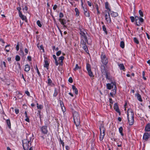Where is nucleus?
<instances>
[{
  "label": "nucleus",
  "instance_id": "obj_1",
  "mask_svg": "<svg viewBox=\"0 0 150 150\" xmlns=\"http://www.w3.org/2000/svg\"><path fill=\"white\" fill-rule=\"evenodd\" d=\"M79 33L81 35V46L85 51L87 52L88 50V49L86 44L87 43H88V42L87 38L86 35V32L85 31L81 30Z\"/></svg>",
  "mask_w": 150,
  "mask_h": 150
},
{
  "label": "nucleus",
  "instance_id": "obj_2",
  "mask_svg": "<svg viewBox=\"0 0 150 150\" xmlns=\"http://www.w3.org/2000/svg\"><path fill=\"white\" fill-rule=\"evenodd\" d=\"M134 113L132 109H129L127 111V117L129 125H132L134 122Z\"/></svg>",
  "mask_w": 150,
  "mask_h": 150
},
{
  "label": "nucleus",
  "instance_id": "obj_3",
  "mask_svg": "<svg viewBox=\"0 0 150 150\" xmlns=\"http://www.w3.org/2000/svg\"><path fill=\"white\" fill-rule=\"evenodd\" d=\"M73 119L75 124L76 126L79 125L80 120V117L78 112L74 111L73 112Z\"/></svg>",
  "mask_w": 150,
  "mask_h": 150
},
{
  "label": "nucleus",
  "instance_id": "obj_4",
  "mask_svg": "<svg viewBox=\"0 0 150 150\" xmlns=\"http://www.w3.org/2000/svg\"><path fill=\"white\" fill-rule=\"evenodd\" d=\"M28 137H27L26 139L23 140V147L24 150H28L29 146L31 145V143H30L31 139H28Z\"/></svg>",
  "mask_w": 150,
  "mask_h": 150
},
{
  "label": "nucleus",
  "instance_id": "obj_5",
  "mask_svg": "<svg viewBox=\"0 0 150 150\" xmlns=\"http://www.w3.org/2000/svg\"><path fill=\"white\" fill-rule=\"evenodd\" d=\"M100 134L99 137V139L100 141H102L105 135V129L103 125H101L100 127Z\"/></svg>",
  "mask_w": 150,
  "mask_h": 150
},
{
  "label": "nucleus",
  "instance_id": "obj_6",
  "mask_svg": "<svg viewBox=\"0 0 150 150\" xmlns=\"http://www.w3.org/2000/svg\"><path fill=\"white\" fill-rule=\"evenodd\" d=\"M101 58L102 62L105 65L107 64L108 63V60L105 54L104 53L102 52Z\"/></svg>",
  "mask_w": 150,
  "mask_h": 150
},
{
  "label": "nucleus",
  "instance_id": "obj_7",
  "mask_svg": "<svg viewBox=\"0 0 150 150\" xmlns=\"http://www.w3.org/2000/svg\"><path fill=\"white\" fill-rule=\"evenodd\" d=\"M109 11H106V14L105 15V19L107 23H110L111 22V19L110 16V13Z\"/></svg>",
  "mask_w": 150,
  "mask_h": 150
},
{
  "label": "nucleus",
  "instance_id": "obj_8",
  "mask_svg": "<svg viewBox=\"0 0 150 150\" xmlns=\"http://www.w3.org/2000/svg\"><path fill=\"white\" fill-rule=\"evenodd\" d=\"M107 88L109 90L113 88V90H114V87L115 86L116 90L117 89V87L116 83L115 82L111 83H107L106 85Z\"/></svg>",
  "mask_w": 150,
  "mask_h": 150
},
{
  "label": "nucleus",
  "instance_id": "obj_9",
  "mask_svg": "<svg viewBox=\"0 0 150 150\" xmlns=\"http://www.w3.org/2000/svg\"><path fill=\"white\" fill-rule=\"evenodd\" d=\"M86 69L88 72L89 76L92 77L93 76V74L91 71L90 65L89 64H87L86 65Z\"/></svg>",
  "mask_w": 150,
  "mask_h": 150
},
{
  "label": "nucleus",
  "instance_id": "obj_10",
  "mask_svg": "<svg viewBox=\"0 0 150 150\" xmlns=\"http://www.w3.org/2000/svg\"><path fill=\"white\" fill-rule=\"evenodd\" d=\"M47 127L46 126H43L41 128V131L42 133L44 134H47L48 131L47 129Z\"/></svg>",
  "mask_w": 150,
  "mask_h": 150
},
{
  "label": "nucleus",
  "instance_id": "obj_11",
  "mask_svg": "<svg viewBox=\"0 0 150 150\" xmlns=\"http://www.w3.org/2000/svg\"><path fill=\"white\" fill-rule=\"evenodd\" d=\"M59 21L60 22L61 24L64 25V27H66V26L65 25V24L66 23V20L64 19L59 18Z\"/></svg>",
  "mask_w": 150,
  "mask_h": 150
},
{
  "label": "nucleus",
  "instance_id": "obj_12",
  "mask_svg": "<svg viewBox=\"0 0 150 150\" xmlns=\"http://www.w3.org/2000/svg\"><path fill=\"white\" fill-rule=\"evenodd\" d=\"M149 134L148 133H145L143 135V139L147 141L149 138Z\"/></svg>",
  "mask_w": 150,
  "mask_h": 150
},
{
  "label": "nucleus",
  "instance_id": "obj_13",
  "mask_svg": "<svg viewBox=\"0 0 150 150\" xmlns=\"http://www.w3.org/2000/svg\"><path fill=\"white\" fill-rule=\"evenodd\" d=\"M145 130L146 132L150 131V123H148L146 125Z\"/></svg>",
  "mask_w": 150,
  "mask_h": 150
},
{
  "label": "nucleus",
  "instance_id": "obj_14",
  "mask_svg": "<svg viewBox=\"0 0 150 150\" xmlns=\"http://www.w3.org/2000/svg\"><path fill=\"white\" fill-rule=\"evenodd\" d=\"M83 8L85 15L86 17H89L90 16V14L87 11V9H85L83 7Z\"/></svg>",
  "mask_w": 150,
  "mask_h": 150
},
{
  "label": "nucleus",
  "instance_id": "obj_15",
  "mask_svg": "<svg viewBox=\"0 0 150 150\" xmlns=\"http://www.w3.org/2000/svg\"><path fill=\"white\" fill-rule=\"evenodd\" d=\"M135 96L137 97V99L140 101L142 102V100L141 98V95L138 93L135 94Z\"/></svg>",
  "mask_w": 150,
  "mask_h": 150
},
{
  "label": "nucleus",
  "instance_id": "obj_16",
  "mask_svg": "<svg viewBox=\"0 0 150 150\" xmlns=\"http://www.w3.org/2000/svg\"><path fill=\"white\" fill-rule=\"evenodd\" d=\"M116 93V90L115 86L114 87V90H112V92L110 93V95L112 96L113 97V95H115Z\"/></svg>",
  "mask_w": 150,
  "mask_h": 150
},
{
  "label": "nucleus",
  "instance_id": "obj_17",
  "mask_svg": "<svg viewBox=\"0 0 150 150\" xmlns=\"http://www.w3.org/2000/svg\"><path fill=\"white\" fill-rule=\"evenodd\" d=\"M118 65L120 69L123 70L124 71H125L124 70L125 69V68L123 64L118 63Z\"/></svg>",
  "mask_w": 150,
  "mask_h": 150
},
{
  "label": "nucleus",
  "instance_id": "obj_18",
  "mask_svg": "<svg viewBox=\"0 0 150 150\" xmlns=\"http://www.w3.org/2000/svg\"><path fill=\"white\" fill-rule=\"evenodd\" d=\"M19 17L22 19V20H24L26 19V16L23 15L21 12H20V13H19Z\"/></svg>",
  "mask_w": 150,
  "mask_h": 150
},
{
  "label": "nucleus",
  "instance_id": "obj_19",
  "mask_svg": "<svg viewBox=\"0 0 150 150\" xmlns=\"http://www.w3.org/2000/svg\"><path fill=\"white\" fill-rule=\"evenodd\" d=\"M72 88L73 91L75 92V94L76 95H77L78 94V91L76 87L74 85H72Z\"/></svg>",
  "mask_w": 150,
  "mask_h": 150
},
{
  "label": "nucleus",
  "instance_id": "obj_20",
  "mask_svg": "<svg viewBox=\"0 0 150 150\" xmlns=\"http://www.w3.org/2000/svg\"><path fill=\"white\" fill-rule=\"evenodd\" d=\"M114 109L115 110L116 112H120V111L118 108V105L117 103H115L114 106Z\"/></svg>",
  "mask_w": 150,
  "mask_h": 150
},
{
  "label": "nucleus",
  "instance_id": "obj_21",
  "mask_svg": "<svg viewBox=\"0 0 150 150\" xmlns=\"http://www.w3.org/2000/svg\"><path fill=\"white\" fill-rule=\"evenodd\" d=\"M111 16L113 17H116L118 16V14L117 12H115L112 11L110 13Z\"/></svg>",
  "mask_w": 150,
  "mask_h": 150
},
{
  "label": "nucleus",
  "instance_id": "obj_22",
  "mask_svg": "<svg viewBox=\"0 0 150 150\" xmlns=\"http://www.w3.org/2000/svg\"><path fill=\"white\" fill-rule=\"evenodd\" d=\"M105 8L108 10V11H109V12H111V10L109 7V4L108 2H106L105 3Z\"/></svg>",
  "mask_w": 150,
  "mask_h": 150
},
{
  "label": "nucleus",
  "instance_id": "obj_23",
  "mask_svg": "<svg viewBox=\"0 0 150 150\" xmlns=\"http://www.w3.org/2000/svg\"><path fill=\"white\" fill-rule=\"evenodd\" d=\"M30 66L28 64H26L25 66L24 70L26 71H28L30 70Z\"/></svg>",
  "mask_w": 150,
  "mask_h": 150
},
{
  "label": "nucleus",
  "instance_id": "obj_24",
  "mask_svg": "<svg viewBox=\"0 0 150 150\" xmlns=\"http://www.w3.org/2000/svg\"><path fill=\"white\" fill-rule=\"evenodd\" d=\"M60 104L61 106V108L62 110V111L63 112H65L66 110V109L64 107L63 104V103L62 102H60Z\"/></svg>",
  "mask_w": 150,
  "mask_h": 150
},
{
  "label": "nucleus",
  "instance_id": "obj_25",
  "mask_svg": "<svg viewBox=\"0 0 150 150\" xmlns=\"http://www.w3.org/2000/svg\"><path fill=\"white\" fill-rule=\"evenodd\" d=\"M75 11L76 13V16H78L79 14V10L77 8H75Z\"/></svg>",
  "mask_w": 150,
  "mask_h": 150
},
{
  "label": "nucleus",
  "instance_id": "obj_26",
  "mask_svg": "<svg viewBox=\"0 0 150 150\" xmlns=\"http://www.w3.org/2000/svg\"><path fill=\"white\" fill-rule=\"evenodd\" d=\"M49 65V64L47 60L45 61V64L44 65V67H45L47 68Z\"/></svg>",
  "mask_w": 150,
  "mask_h": 150
},
{
  "label": "nucleus",
  "instance_id": "obj_27",
  "mask_svg": "<svg viewBox=\"0 0 150 150\" xmlns=\"http://www.w3.org/2000/svg\"><path fill=\"white\" fill-rule=\"evenodd\" d=\"M6 122L7 124L8 127L9 128H10L11 125V122H10V120L9 119L7 120H6Z\"/></svg>",
  "mask_w": 150,
  "mask_h": 150
},
{
  "label": "nucleus",
  "instance_id": "obj_28",
  "mask_svg": "<svg viewBox=\"0 0 150 150\" xmlns=\"http://www.w3.org/2000/svg\"><path fill=\"white\" fill-rule=\"evenodd\" d=\"M119 131L120 133L121 134V135L122 136H123V134L122 133V132L123 130V128L122 127H120L119 129Z\"/></svg>",
  "mask_w": 150,
  "mask_h": 150
},
{
  "label": "nucleus",
  "instance_id": "obj_29",
  "mask_svg": "<svg viewBox=\"0 0 150 150\" xmlns=\"http://www.w3.org/2000/svg\"><path fill=\"white\" fill-rule=\"evenodd\" d=\"M81 67H79L78 64L76 65L74 69V71H76L79 69H81Z\"/></svg>",
  "mask_w": 150,
  "mask_h": 150
},
{
  "label": "nucleus",
  "instance_id": "obj_30",
  "mask_svg": "<svg viewBox=\"0 0 150 150\" xmlns=\"http://www.w3.org/2000/svg\"><path fill=\"white\" fill-rule=\"evenodd\" d=\"M120 46L122 48H124L125 47V43L123 41H122L120 43Z\"/></svg>",
  "mask_w": 150,
  "mask_h": 150
},
{
  "label": "nucleus",
  "instance_id": "obj_31",
  "mask_svg": "<svg viewBox=\"0 0 150 150\" xmlns=\"http://www.w3.org/2000/svg\"><path fill=\"white\" fill-rule=\"evenodd\" d=\"M37 107L38 109H41L43 108V106L41 105H39L38 103H37Z\"/></svg>",
  "mask_w": 150,
  "mask_h": 150
},
{
  "label": "nucleus",
  "instance_id": "obj_32",
  "mask_svg": "<svg viewBox=\"0 0 150 150\" xmlns=\"http://www.w3.org/2000/svg\"><path fill=\"white\" fill-rule=\"evenodd\" d=\"M37 24L40 27H42V25L40 21L38 20L37 21Z\"/></svg>",
  "mask_w": 150,
  "mask_h": 150
},
{
  "label": "nucleus",
  "instance_id": "obj_33",
  "mask_svg": "<svg viewBox=\"0 0 150 150\" xmlns=\"http://www.w3.org/2000/svg\"><path fill=\"white\" fill-rule=\"evenodd\" d=\"M102 68H101V71L103 73H106V71L105 69V68L104 66H102Z\"/></svg>",
  "mask_w": 150,
  "mask_h": 150
},
{
  "label": "nucleus",
  "instance_id": "obj_34",
  "mask_svg": "<svg viewBox=\"0 0 150 150\" xmlns=\"http://www.w3.org/2000/svg\"><path fill=\"white\" fill-rule=\"evenodd\" d=\"M58 94L57 91L56 89H54V92L53 94V96L54 97H56Z\"/></svg>",
  "mask_w": 150,
  "mask_h": 150
},
{
  "label": "nucleus",
  "instance_id": "obj_35",
  "mask_svg": "<svg viewBox=\"0 0 150 150\" xmlns=\"http://www.w3.org/2000/svg\"><path fill=\"white\" fill-rule=\"evenodd\" d=\"M15 59L17 61H19L20 60V57L18 55H16V57Z\"/></svg>",
  "mask_w": 150,
  "mask_h": 150
},
{
  "label": "nucleus",
  "instance_id": "obj_36",
  "mask_svg": "<svg viewBox=\"0 0 150 150\" xmlns=\"http://www.w3.org/2000/svg\"><path fill=\"white\" fill-rule=\"evenodd\" d=\"M134 41L137 44H138L139 43V41L136 38H134Z\"/></svg>",
  "mask_w": 150,
  "mask_h": 150
},
{
  "label": "nucleus",
  "instance_id": "obj_37",
  "mask_svg": "<svg viewBox=\"0 0 150 150\" xmlns=\"http://www.w3.org/2000/svg\"><path fill=\"white\" fill-rule=\"evenodd\" d=\"M109 101H110V107L111 108V107L112 106V105L113 104L112 100V98H109Z\"/></svg>",
  "mask_w": 150,
  "mask_h": 150
},
{
  "label": "nucleus",
  "instance_id": "obj_38",
  "mask_svg": "<svg viewBox=\"0 0 150 150\" xmlns=\"http://www.w3.org/2000/svg\"><path fill=\"white\" fill-rule=\"evenodd\" d=\"M139 14L141 17L143 16V14L142 11L141 10H139Z\"/></svg>",
  "mask_w": 150,
  "mask_h": 150
},
{
  "label": "nucleus",
  "instance_id": "obj_39",
  "mask_svg": "<svg viewBox=\"0 0 150 150\" xmlns=\"http://www.w3.org/2000/svg\"><path fill=\"white\" fill-rule=\"evenodd\" d=\"M103 30L104 31H105V32L106 33H107V31L106 30V28H105V25H103Z\"/></svg>",
  "mask_w": 150,
  "mask_h": 150
},
{
  "label": "nucleus",
  "instance_id": "obj_40",
  "mask_svg": "<svg viewBox=\"0 0 150 150\" xmlns=\"http://www.w3.org/2000/svg\"><path fill=\"white\" fill-rule=\"evenodd\" d=\"M130 18L132 22H133L134 21L135 18H134V17L131 16L130 17Z\"/></svg>",
  "mask_w": 150,
  "mask_h": 150
},
{
  "label": "nucleus",
  "instance_id": "obj_41",
  "mask_svg": "<svg viewBox=\"0 0 150 150\" xmlns=\"http://www.w3.org/2000/svg\"><path fill=\"white\" fill-rule=\"evenodd\" d=\"M62 52L61 51H59L56 53V55L57 56H59L61 53Z\"/></svg>",
  "mask_w": 150,
  "mask_h": 150
},
{
  "label": "nucleus",
  "instance_id": "obj_42",
  "mask_svg": "<svg viewBox=\"0 0 150 150\" xmlns=\"http://www.w3.org/2000/svg\"><path fill=\"white\" fill-rule=\"evenodd\" d=\"M64 16V15L62 13H59V17L60 18H62Z\"/></svg>",
  "mask_w": 150,
  "mask_h": 150
},
{
  "label": "nucleus",
  "instance_id": "obj_43",
  "mask_svg": "<svg viewBox=\"0 0 150 150\" xmlns=\"http://www.w3.org/2000/svg\"><path fill=\"white\" fill-rule=\"evenodd\" d=\"M16 49L17 51H18L19 50V44L18 43H17V44L16 45Z\"/></svg>",
  "mask_w": 150,
  "mask_h": 150
},
{
  "label": "nucleus",
  "instance_id": "obj_44",
  "mask_svg": "<svg viewBox=\"0 0 150 150\" xmlns=\"http://www.w3.org/2000/svg\"><path fill=\"white\" fill-rule=\"evenodd\" d=\"M69 82L71 83H72L73 82V80L72 78L70 77L69 78Z\"/></svg>",
  "mask_w": 150,
  "mask_h": 150
},
{
  "label": "nucleus",
  "instance_id": "obj_45",
  "mask_svg": "<svg viewBox=\"0 0 150 150\" xmlns=\"http://www.w3.org/2000/svg\"><path fill=\"white\" fill-rule=\"evenodd\" d=\"M25 93L28 96H30V93L28 91H25Z\"/></svg>",
  "mask_w": 150,
  "mask_h": 150
},
{
  "label": "nucleus",
  "instance_id": "obj_46",
  "mask_svg": "<svg viewBox=\"0 0 150 150\" xmlns=\"http://www.w3.org/2000/svg\"><path fill=\"white\" fill-rule=\"evenodd\" d=\"M15 112L16 114H18V113L19 112V110L18 109H16L15 110Z\"/></svg>",
  "mask_w": 150,
  "mask_h": 150
},
{
  "label": "nucleus",
  "instance_id": "obj_47",
  "mask_svg": "<svg viewBox=\"0 0 150 150\" xmlns=\"http://www.w3.org/2000/svg\"><path fill=\"white\" fill-rule=\"evenodd\" d=\"M64 59V57L63 56H61L59 57V60H61L62 61Z\"/></svg>",
  "mask_w": 150,
  "mask_h": 150
},
{
  "label": "nucleus",
  "instance_id": "obj_48",
  "mask_svg": "<svg viewBox=\"0 0 150 150\" xmlns=\"http://www.w3.org/2000/svg\"><path fill=\"white\" fill-rule=\"evenodd\" d=\"M139 18L137 16H135V20L136 21H137L138 20H139Z\"/></svg>",
  "mask_w": 150,
  "mask_h": 150
},
{
  "label": "nucleus",
  "instance_id": "obj_49",
  "mask_svg": "<svg viewBox=\"0 0 150 150\" xmlns=\"http://www.w3.org/2000/svg\"><path fill=\"white\" fill-rule=\"evenodd\" d=\"M48 83L50 84H51L52 82V81L50 79H48Z\"/></svg>",
  "mask_w": 150,
  "mask_h": 150
},
{
  "label": "nucleus",
  "instance_id": "obj_50",
  "mask_svg": "<svg viewBox=\"0 0 150 150\" xmlns=\"http://www.w3.org/2000/svg\"><path fill=\"white\" fill-rule=\"evenodd\" d=\"M139 21L141 22L142 23L144 22V19L142 18H139Z\"/></svg>",
  "mask_w": 150,
  "mask_h": 150
},
{
  "label": "nucleus",
  "instance_id": "obj_51",
  "mask_svg": "<svg viewBox=\"0 0 150 150\" xmlns=\"http://www.w3.org/2000/svg\"><path fill=\"white\" fill-rule=\"evenodd\" d=\"M57 6L56 5H55L53 7V8L54 10H55L57 8Z\"/></svg>",
  "mask_w": 150,
  "mask_h": 150
},
{
  "label": "nucleus",
  "instance_id": "obj_52",
  "mask_svg": "<svg viewBox=\"0 0 150 150\" xmlns=\"http://www.w3.org/2000/svg\"><path fill=\"white\" fill-rule=\"evenodd\" d=\"M87 3H88V6H91L92 4H91V3L89 1H88Z\"/></svg>",
  "mask_w": 150,
  "mask_h": 150
},
{
  "label": "nucleus",
  "instance_id": "obj_53",
  "mask_svg": "<svg viewBox=\"0 0 150 150\" xmlns=\"http://www.w3.org/2000/svg\"><path fill=\"white\" fill-rule=\"evenodd\" d=\"M36 69L37 71V72L39 75H40V73L38 69V67L37 66H36Z\"/></svg>",
  "mask_w": 150,
  "mask_h": 150
},
{
  "label": "nucleus",
  "instance_id": "obj_54",
  "mask_svg": "<svg viewBox=\"0 0 150 150\" xmlns=\"http://www.w3.org/2000/svg\"><path fill=\"white\" fill-rule=\"evenodd\" d=\"M20 54L21 55H24V53L21 50H20Z\"/></svg>",
  "mask_w": 150,
  "mask_h": 150
},
{
  "label": "nucleus",
  "instance_id": "obj_55",
  "mask_svg": "<svg viewBox=\"0 0 150 150\" xmlns=\"http://www.w3.org/2000/svg\"><path fill=\"white\" fill-rule=\"evenodd\" d=\"M17 10L19 11V13H20V12H21L20 11V10L21 9V8L20 7H18L17 8Z\"/></svg>",
  "mask_w": 150,
  "mask_h": 150
},
{
  "label": "nucleus",
  "instance_id": "obj_56",
  "mask_svg": "<svg viewBox=\"0 0 150 150\" xmlns=\"http://www.w3.org/2000/svg\"><path fill=\"white\" fill-rule=\"evenodd\" d=\"M55 63L56 65V66H58V62H57V59H55Z\"/></svg>",
  "mask_w": 150,
  "mask_h": 150
},
{
  "label": "nucleus",
  "instance_id": "obj_57",
  "mask_svg": "<svg viewBox=\"0 0 150 150\" xmlns=\"http://www.w3.org/2000/svg\"><path fill=\"white\" fill-rule=\"evenodd\" d=\"M27 58L29 61H30L31 60V57L30 56H28L27 57Z\"/></svg>",
  "mask_w": 150,
  "mask_h": 150
},
{
  "label": "nucleus",
  "instance_id": "obj_58",
  "mask_svg": "<svg viewBox=\"0 0 150 150\" xmlns=\"http://www.w3.org/2000/svg\"><path fill=\"white\" fill-rule=\"evenodd\" d=\"M60 142H61V144H62V146H64V142H63V141H62L61 140H60Z\"/></svg>",
  "mask_w": 150,
  "mask_h": 150
},
{
  "label": "nucleus",
  "instance_id": "obj_59",
  "mask_svg": "<svg viewBox=\"0 0 150 150\" xmlns=\"http://www.w3.org/2000/svg\"><path fill=\"white\" fill-rule=\"evenodd\" d=\"M122 146V142H120L119 144L117 143V146L118 147H121Z\"/></svg>",
  "mask_w": 150,
  "mask_h": 150
},
{
  "label": "nucleus",
  "instance_id": "obj_60",
  "mask_svg": "<svg viewBox=\"0 0 150 150\" xmlns=\"http://www.w3.org/2000/svg\"><path fill=\"white\" fill-rule=\"evenodd\" d=\"M0 41L3 43H4V40L2 39H1V38H0Z\"/></svg>",
  "mask_w": 150,
  "mask_h": 150
},
{
  "label": "nucleus",
  "instance_id": "obj_61",
  "mask_svg": "<svg viewBox=\"0 0 150 150\" xmlns=\"http://www.w3.org/2000/svg\"><path fill=\"white\" fill-rule=\"evenodd\" d=\"M40 49H42V50H44L42 45H40Z\"/></svg>",
  "mask_w": 150,
  "mask_h": 150
},
{
  "label": "nucleus",
  "instance_id": "obj_62",
  "mask_svg": "<svg viewBox=\"0 0 150 150\" xmlns=\"http://www.w3.org/2000/svg\"><path fill=\"white\" fill-rule=\"evenodd\" d=\"M25 53L26 54H28V50L27 49L25 48Z\"/></svg>",
  "mask_w": 150,
  "mask_h": 150
},
{
  "label": "nucleus",
  "instance_id": "obj_63",
  "mask_svg": "<svg viewBox=\"0 0 150 150\" xmlns=\"http://www.w3.org/2000/svg\"><path fill=\"white\" fill-rule=\"evenodd\" d=\"M146 33V35L147 38H148V39H149L150 38L149 35L147 33Z\"/></svg>",
  "mask_w": 150,
  "mask_h": 150
},
{
  "label": "nucleus",
  "instance_id": "obj_64",
  "mask_svg": "<svg viewBox=\"0 0 150 150\" xmlns=\"http://www.w3.org/2000/svg\"><path fill=\"white\" fill-rule=\"evenodd\" d=\"M147 63L148 64H149V65H150V60H148L147 61Z\"/></svg>",
  "mask_w": 150,
  "mask_h": 150
}]
</instances>
